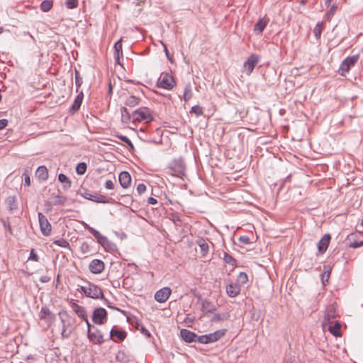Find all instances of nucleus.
<instances>
[{
	"label": "nucleus",
	"instance_id": "nucleus-1",
	"mask_svg": "<svg viewBox=\"0 0 363 363\" xmlns=\"http://www.w3.org/2000/svg\"><path fill=\"white\" fill-rule=\"evenodd\" d=\"M186 164L181 157L173 160L167 167V174L178 177L185 175Z\"/></svg>",
	"mask_w": 363,
	"mask_h": 363
},
{
	"label": "nucleus",
	"instance_id": "nucleus-2",
	"mask_svg": "<svg viewBox=\"0 0 363 363\" xmlns=\"http://www.w3.org/2000/svg\"><path fill=\"white\" fill-rule=\"evenodd\" d=\"M134 122L150 123L154 120L152 111L147 107H140L132 113Z\"/></svg>",
	"mask_w": 363,
	"mask_h": 363
},
{
	"label": "nucleus",
	"instance_id": "nucleus-3",
	"mask_svg": "<svg viewBox=\"0 0 363 363\" xmlns=\"http://www.w3.org/2000/svg\"><path fill=\"white\" fill-rule=\"evenodd\" d=\"M81 291L85 294L86 296L91 298H104V293L101 289L91 282H88L86 286H81Z\"/></svg>",
	"mask_w": 363,
	"mask_h": 363
},
{
	"label": "nucleus",
	"instance_id": "nucleus-4",
	"mask_svg": "<svg viewBox=\"0 0 363 363\" xmlns=\"http://www.w3.org/2000/svg\"><path fill=\"white\" fill-rule=\"evenodd\" d=\"M79 194L86 199L102 203H113L112 199H107L106 196L99 194L97 193L91 194L89 190L82 189L79 191Z\"/></svg>",
	"mask_w": 363,
	"mask_h": 363
},
{
	"label": "nucleus",
	"instance_id": "nucleus-5",
	"mask_svg": "<svg viewBox=\"0 0 363 363\" xmlns=\"http://www.w3.org/2000/svg\"><path fill=\"white\" fill-rule=\"evenodd\" d=\"M176 86V82L172 74L162 72L159 77L157 86L167 90H172Z\"/></svg>",
	"mask_w": 363,
	"mask_h": 363
},
{
	"label": "nucleus",
	"instance_id": "nucleus-6",
	"mask_svg": "<svg viewBox=\"0 0 363 363\" xmlns=\"http://www.w3.org/2000/svg\"><path fill=\"white\" fill-rule=\"evenodd\" d=\"M226 333L225 329L218 330L213 333L206 335H199L197 339V342L201 344H208L215 342L219 340L222 337L225 335Z\"/></svg>",
	"mask_w": 363,
	"mask_h": 363
},
{
	"label": "nucleus",
	"instance_id": "nucleus-7",
	"mask_svg": "<svg viewBox=\"0 0 363 363\" xmlns=\"http://www.w3.org/2000/svg\"><path fill=\"white\" fill-rule=\"evenodd\" d=\"M358 58L359 57L357 55L345 58L340 65L338 69L339 74L343 77L346 76V73H347L350 68L354 66V65L357 63Z\"/></svg>",
	"mask_w": 363,
	"mask_h": 363
},
{
	"label": "nucleus",
	"instance_id": "nucleus-8",
	"mask_svg": "<svg viewBox=\"0 0 363 363\" xmlns=\"http://www.w3.org/2000/svg\"><path fill=\"white\" fill-rule=\"evenodd\" d=\"M93 330H87V336L89 340L95 345H101L104 342L102 333L96 328L92 327Z\"/></svg>",
	"mask_w": 363,
	"mask_h": 363
},
{
	"label": "nucleus",
	"instance_id": "nucleus-9",
	"mask_svg": "<svg viewBox=\"0 0 363 363\" xmlns=\"http://www.w3.org/2000/svg\"><path fill=\"white\" fill-rule=\"evenodd\" d=\"M40 320H44L48 327H50L55 320V315L52 313L50 310L46 307L43 306L39 313Z\"/></svg>",
	"mask_w": 363,
	"mask_h": 363
},
{
	"label": "nucleus",
	"instance_id": "nucleus-10",
	"mask_svg": "<svg viewBox=\"0 0 363 363\" xmlns=\"http://www.w3.org/2000/svg\"><path fill=\"white\" fill-rule=\"evenodd\" d=\"M92 320L95 324L102 325L107 320V311L104 308H97L93 312Z\"/></svg>",
	"mask_w": 363,
	"mask_h": 363
},
{
	"label": "nucleus",
	"instance_id": "nucleus-11",
	"mask_svg": "<svg viewBox=\"0 0 363 363\" xmlns=\"http://www.w3.org/2000/svg\"><path fill=\"white\" fill-rule=\"evenodd\" d=\"M38 216L39 220L40 228L42 233L44 235H50L51 232V225L48 222L46 216L42 213H38Z\"/></svg>",
	"mask_w": 363,
	"mask_h": 363
},
{
	"label": "nucleus",
	"instance_id": "nucleus-12",
	"mask_svg": "<svg viewBox=\"0 0 363 363\" xmlns=\"http://www.w3.org/2000/svg\"><path fill=\"white\" fill-rule=\"evenodd\" d=\"M259 57L256 54H251L247 60L244 62V67L247 70V74L250 75L254 70L255 67L258 63Z\"/></svg>",
	"mask_w": 363,
	"mask_h": 363
},
{
	"label": "nucleus",
	"instance_id": "nucleus-13",
	"mask_svg": "<svg viewBox=\"0 0 363 363\" xmlns=\"http://www.w3.org/2000/svg\"><path fill=\"white\" fill-rule=\"evenodd\" d=\"M105 268L104 262L99 259H93L89 265L90 272L93 274H101Z\"/></svg>",
	"mask_w": 363,
	"mask_h": 363
},
{
	"label": "nucleus",
	"instance_id": "nucleus-14",
	"mask_svg": "<svg viewBox=\"0 0 363 363\" xmlns=\"http://www.w3.org/2000/svg\"><path fill=\"white\" fill-rule=\"evenodd\" d=\"M171 293L170 288L164 287L155 294V299L159 303H164L169 298Z\"/></svg>",
	"mask_w": 363,
	"mask_h": 363
},
{
	"label": "nucleus",
	"instance_id": "nucleus-15",
	"mask_svg": "<svg viewBox=\"0 0 363 363\" xmlns=\"http://www.w3.org/2000/svg\"><path fill=\"white\" fill-rule=\"evenodd\" d=\"M89 232L94 236V238L97 240L99 243H100L104 247H108L111 245L110 241L108 238L104 235H102L98 230L94 229V228H89Z\"/></svg>",
	"mask_w": 363,
	"mask_h": 363
},
{
	"label": "nucleus",
	"instance_id": "nucleus-16",
	"mask_svg": "<svg viewBox=\"0 0 363 363\" xmlns=\"http://www.w3.org/2000/svg\"><path fill=\"white\" fill-rule=\"evenodd\" d=\"M180 335L182 340L189 343L197 342L199 337L195 333L187 329H182L180 330Z\"/></svg>",
	"mask_w": 363,
	"mask_h": 363
},
{
	"label": "nucleus",
	"instance_id": "nucleus-17",
	"mask_svg": "<svg viewBox=\"0 0 363 363\" xmlns=\"http://www.w3.org/2000/svg\"><path fill=\"white\" fill-rule=\"evenodd\" d=\"M58 315H59V318H60V320L62 324L61 335H62V338H66V339L69 338L71 335L72 330H67V325L66 323V320L65 319V317H67L68 315L66 312H61V311L58 313Z\"/></svg>",
	"mask_w": 363,
	"mask_h": 363
},
{
	"label": "nucleus",
	"instance_id": "nucleus-18",
	"mask_svg": "<svg viewBox=\"0 0 363 363\" xmlns=\"http://www.w3.org/2000/svg\"><path fill=\"white\" fill-rule=\"evenodd\" d=\"M209 243L213 245L208 239L199 238L196 240V244L199 246L201 254L202 257H206L209 252Z\"/></svg>",
	"mask_w": 363,
	"mask_h": 363
},
{
	"label": "nucleus",
	"instance_id": "nucleus-19",
	"mask_svg": "<svg viewBox=\"0 0 363 363\" xmlns=\"http://www.w3.org/2000/svg\"><path fill=\"white\" fill-rule=\"evenodd\" d=\"M118 180L121 186L123 189H127L130 186L131 183L130 174L126 171L121 172L119 174Z\"/></svg>",
	"mask_w": 363,
	"mask_h": 363
},
{
	"label": "nucleus",
	"instance_id": "nucleus-20",
	"mask_svg": "<svg viewBox=\"0 0 363 363\" xmlns=\"http://www.w3.org/2000/svg\"><path fill=\"white\" fill-rule=\"evenodd\" d=\"M331 237L330 234H325L323 236V238L319 240L318 243V249L320 253H324L329 245Z\"/></svg>",
	"mask_w": 363,
	"mask_h": 363
},
{
	"label": "nucleus",
	"instance_id": "nucleus-21",
	"mask_svg": "<svg viewBox=\"0 0 363 363\" xmlns=\"http://www.w3.org/2000/svg\"><path fill=\"white\" fill-rule=\"evenodd\" d=\"M269 21V18L266 17L259 18L254 26V31L257 34H261L267 26Z\"/></svg>",
	"mask_w": 363,
	"mask_h": 363
},
{
	"label": "nucleus",
	"instance_id": "nucleus-22",
	"mask_svg": "<svg viewBox=\"0 0 363 363\" xmlns=\"http://www.w3.org/2000/svg\"><path fill=\"white\" fill-rule=\"evenodd\" d=\"M83 99H84V94L82 91H81L77 96V97L75 98L72 106L70 107V110L69 111L74 114V113H76L77 111H79L81 105H82V101H83Z\"/></svg>",
	"mask_w": 363,
	"mask_h": 363
},
{
	"label": "nucleus",
	"instance_id": "nucleus-23",
	"mask_svg": "<svg viewBox=\"0 0 363 363\" xmlns=\"http://www.w3.org/2000/svg\"><path fill=\"white\" fill-rule=\"evenodd\" d=\"M127 336V333L124 330H119L116 328V326L111 328L110 331V337L113 339V337H116L120 340L123 341L125 340V338Z\"/></svg>",
	"mask_w": 363,
	"mask_h": 363
},
{
	"label": "nucleus",
	"instance_id": "nucleus-24",
	"mask_svg": "<svg viewBox=\"0 0 363 363\" xmlns=\"http://www.w3.org/2000/svg\"><path fill=\"white\" fill-rule=\"evenodd\" d=\"M240 291V286L236 284H230L226 286V293L230 297L237 296Z\"/></svg>",
	"mask_w": 363,
	"mask_h": 363
},
{
	"label": "nucleus",
	"instance_id": "nucleus-25",
	"mask_svg": "<svg viewBox=\"0 0 363 363\" xmlns=\"http://www.w3.org/2000/svg\"><path fill=\"white\" fill-rule=\"evenodd\" d=\"M230 315L228 313H215L213 312L210 320L211 322L217 323L228 320Z\"/></svg>",
	"mask_w": 363,
	"mask_h": 363
},
{
	"label": "nucleus",
	"instance_id": "nucleus-26",
	"mask_svg": "<svg viewBox=\"0 0 363 363\" xmlns=\"http://www.w3.org/2000/svg\"><path fill=\"white\" fill-rule=\"evenodd\" d=\"M35 176L42 181H45L48 178V171L45 166H40L35 172Z\"/></svg>",
	"mask_w": 363,
	"mask_h": 363
},
{
	"label": "nucleus",
	"instance_id": "nucleus-27",
	"mask_svg": "<svg viewBox=\"0 0 363 363\" xmlns=\"http://www.w3.org/2000/svg\"><path fill=\"white\" fill-rule=\"evenodd\" d=\"M0 221L5 230V235L7 236V233H9L10 235H13V229L11 225V223L9 220V218H0Z\"/></svg>",
	"mask_w": 363,
	"mask_h": 363
},
{
	"label": "nucleus",
	"instance_id": "nucleus-28",
	"mask_svg": "<svg viewBox=\"0 0 363 363\" xmlns=\"http://www.w3.org/2000/svg\"><path fill=\"white\" fill-rule=\"evenodd\" d=\"M72 308L76 314L82 319L84 320L87 318L86 310L83 306H81L77 303H74Z\"/></svg>",
	"mask_w": 363,
	"mask_h": 363
},
{
	"label": "nucleus",
	"instance_id": "nucleus-29",
	"mask_svg": "<svg viewBox=\"0 0 363 363\" xmlns=\"http://www.w3.org/2000/svg\"><path fill=\"white\" fill-rule=\"evenodd\" d=\"M201 310L203 312L207 313H213L216 311L215 306L209 301L203 300L201 303Z\"/></svg>",
	"mask_w": 363,
	"mask_h": 363
},
{
	"label": "nucleus",
	"instance_id": "nucleus-30",
	"mask_svg": "<svg viewBox=\"0 0 363 363\" xmlns=\"http://www.w3.org/2000/svg\"><path fill=\"white\" fill-rule=\"evenodd\" d=\"M331 274V268L329 265H325L323 267V272L321 274V280L323 285H325L328 282L330 276Z\"/></svg>",
	"mask_w": 363,
	"mask_h": 363
},
{
	"label": "nucleus",
	"instance_id": "nucleus-31",
	"mask_svg": "<svg viewBox=\"0 0 363 363\" xmlns=\"http://www.w3.org/2000/svg\"><path fill=\"white\" fill-rule=\"evenodd\" d=\"M140 98L135 96H129L126 98L125 101V104L127 106L130 107H134L139 104L140 103Z\"/></svg>",
	"mask_w": 363,
	"mask_h": 363
},
{
	"label": "nucleus",
	"instance_id": "nucleus-32",
	"mask_svg": "<svg viewBox=\"0 0 363 363\" xmlns=\"http://www.w3.org/2000/svg\"><path fill=\"white\" fill-rule=\"evenodd\" d=\"M336 312L335 311V309L332 307L330 308H328L325 312V315H324V319H325V321H328V323H330V321L335 318H336Z\"/></svg>",
	"mask_w": 363,
	"mask_h": 363
},
{
	"label": "nucleus",
	"instance_id": "nucleus-33",
	"mask_svg": "<svg viewBox=\"0 0 363 363\" xmlns=\"http://www.w3.org/2000/svg\"><path fill=\"white\" fill-rule=\"evenodd\" d=\"M58 180L62 184H63L64 189H67L70 188L72 182L70 181V179L65 174L60 173L58 175Z\"/></svg>",
	"mask_w": 363,
	"mask_h": 363
},
{
	"label": "nucleus",
	"instance_id": "nucleus-34",
	"mask_svg": "<svg viewBox=\"0 0 363 363\" xmlns=\"http://www.w3.org/2000/svg\"><path fill=\"white\" fill-rule=\"evenodd\" d=\"M192 96H193V94H192L191 85L190 83H188L187 84H186L185 88H184L183 99L186 102H187L191 99Z\"/></svg>",
	"mask_w": 363,
	"mask_h": 363
},
{
	"label": "nucleus",
	"instance_id": "nucleus-35",
	"mask_svg": "<svg viewBox=\"0 0 363 363\" xmlns=\"http://www.w3.org/2000/svg\"><path fill=\"white\" fill-rule=\"evenodd\" d=\"M116 359L121 363H127L129 362V357L123 350H119L116 355Z\"/></svg>",
	"mask_w": 363,
	"mask_h": 363
},
{
	"label": "nucleus",
	"instance_id": "nucleus-36",
	"mask_svg": "<svg viewBox=\"0 0 363 363\" xmlns=\"http://www.w3.org/2000/svg\"><path fill=\"white\" fill-rule=\"evenodd\" d=\"M6 203L8 206L9 211L12 213L13 210L17 208V205L16 203V199L14 196H9L6 199Z\"/></svg>",
	"mask_w": 363,
	"mask_h": 363
},
{
	"label": "nucleus",
	"instance_id": "nucleus-37",
	"mask_svg": "<svg viewBox=\"0 0 363 363\" xmlns=\"http://www.w3.org/2000/svg\"><path fill=\"white\" fill-rule=\"evenodd\" d=\"M121 113L122 121L125 123H128L132 118V114H130L125 107L121 108Z\"/></svg>",
	"mask_w": 363,
	"mask_h": 363
},
{
	"label": "nucleus",
	"instance_id": "nucleus-38",
	"mask_svg": "<svg viewBox=\"0 0 363 363\" xmlns=\"http://www.w3.org/2000/svg\"><path fill=\"white\" fill-rule=\"evenodd\" d=\"M53 4L52 1L50 0H44L40 4V9L43 12H48L52 8Z\"/></svg>",
	"mask_w": 363,
	"mask_h": 363
},
{
	"label": "nucleus",
	"instance_id": "nucleus-39",
	"mask_svg": "<svg viewBox=\"0 0 363 363\" xmlns=\"http://www.w3.org/2000/svg\"><path fill=\"white\" fill-rule=\"evenodd\" d=\"M323 22H319L315 25V26L313 29V33H314V36L315 37L316 39H319L320 38L322 31H323Z\"/></svg>",
	"mask_w": 363,
	"mask_h": 363
},
{
	"label": "nucleus",
	"instance_id": "nucleus-40",
	"mask_svg": "<svg viewBox=\"0 0 363 363\" xmlns=\"http://www.w3.org/2000/svg\"><path fill=\"white\" fill-rule=\"evenodd\" d=\"M53 204L54 205H63L66 201L67 197L61 195H53Z\"/></svg>",
	"mask_w": 363,
	"mask_h": 363
},
{
	"label": "nucleus",
	"instance_id": "nucleus-41",
	"mask_svg": "<svg viewBox=\"0 0 363 363\" xmlns=\"http://www.w3.org/2000/svg\"><path fill=\"white\" fill-rule=\"evenodd\" d=\"M53 244H55V245H56L57 246H60L61 247L70 249L69 243L68 242V241H67L64 238H60V239L54 240L53 241Z\"/></svg>",
	"mask_w": 363,
	"mask_h": 363
},
{
	"label": "nucleus",
	"instance_id": "nucleus-42",
	"mask_svg": "<svg viewBox=\"0 0 363 363\" xmlns=\"http://www.w3.org/2000/svg\"><path fill=\"white\" fill-rule=\"evenodd\" d=\"M223 260L226 264H228L231 266L236 265L235 259L234 257H233L231 255H230L229 254H228L227 252H224Z\"/></svg>",
	"mask_w": 363,
	"mask_h": 363
},
{
	"label": "nucleus",
	"instance_id": "nucleus-43",
	"mask_svg": "<svg viewBox=\"0 0 363 363\" xmlns=\"http://www.w3.org/2000/svg\"><path fill=\"white\" fill-rule=\"evenodd\" d=\"M340 323L339 322H336L333 326L329 328V330L333 335L339 336L340 335Z\"/></svg>",
	"mask_w": 363,
	"mask_h": 363
},
{
	"label": "nucleus",
	"instance_id": "nucleus-44",
	"mask_svg": "<svg viewBox=\"0 0 363 363\" xmlns=\"http://www.w3.org/2000/svg\"><path fill=\"white\" fill-rule=\"evenodd\" d=\"M114 54L123 56L122 39H119L114 45Z\"/></svg>",
	"mask_w": 363,
	"mask_h": 363
},
{
	"label": "nucleus",
	"instance_id": "nucleus-45",
	"mask_svg": "<svg viewBox=\"0 0 363 363\" xmlns=\"http://www.w3.org/2000/svg\"><path fill=\"white\" fill-rule=\"evenodd\" d=\"M74 79H75V84L77 86V91H78V88L81 86L82 84V78L80 76L79 72L75 69L74 72Z\"/></svg>",
	"mask_w": 363,
	"mask_h": 363
},
{
	"label": "nucleus",
	"instance_id": "nucleus-46",
	"mask_svg": "<svg viewBox=\"0 0 363 363\" xmlns=\"http://www.w3.org/2000/svg\"><path fill=\"white\" fill-rule=\"evenodd\" d=\"M86 170V164L84 162H81L77 164L76 167V172L79 175H82L85 173Z\"/></svg>",
	"mask_w": 363,
	"mask_h": 363
},
{
	"label": "nucleus",
	"instance_id": "nucleus-47",
	"mask_svg": "<svg viewBox=\"0 0 363 363\" xmlns=\"http://www.w3.org/2000/svg\"><path fill=\"white\" fill-rule=\"evenodd\" d=\"M237 281L240 284H245L248 281V276L245 272H240L238 277Z\"/></svg>",
	"mask_w": 363,
	"mask_h": 363
},
{
	"label": "nucleus",
	"instance_id": "nucleus-48",
	"mask_svg": "<svg viewBox=\"0 0 363 363\" xmlns=\"http://www.w3.org/2000/svg\"><path fill=\"white\" fill-rule=\"evenodd\" d=\"M191 113H194L196 116H199L203 115V108L199 105H196L191 107Z\"/></svg>",
	"mask_w": 363,
	"mask_h": 363
},
{
	"label": "nucleus",
	"instance_id": "nucleus-49",
	"mask_svg": "<svg viewBox=\"0 0 363 363\" xmlns=\"http://www.w3.org/2000/svg\"><path fill=\"white\" fill-rule=\"evenodd\" d=\"M80 251L83 255H86L91 251V247L86 242H83L80 246Z\"/></svg>",
	"mask_w": 363,
	"mask_h": 363
},
{
	"label": "nucleus",
	"instance_id": "nucleus-50",
	"mask_svg": "<svg viewBox=\"0 0 363 363\" xmlns=\"http://www.w3.org/2000/svg\"><path fill=\"white\" fill-rule=\"evenodd\" d=\"M65 5L67 9H75L78 6V0H67L65 2Z\"/></svg>",
	"mask_w": 363,
	"mask_h": 363
},
{
	"label": "nucleus",
	"instance_id": "nucleus-51",
	"mask_svg": "<svg viewBox=\"0 0 363 363\" xmlns=\"http://www.w3.org/2000/svg\"><path fill=\"white\" fill-rule=\"evenodd\" d=\"M169 219L176 225H179L182 222L180 217L177 214H175V213H172L169 216Z\"/></svg>",
	"mask_w": 363,
	"mask_h": 363
},
{
	"label": "nucleus",
	"instance_id": "nucleus-52",
	"mask_svg": "<svg viewBox=\"0 0 363 363\" xmlns=\"http://www.w3.org/2000/svg\"><path fill=\"white\" fill-rule=\"evenodd\" d=\"M137 329L140 330L141 333L143 334L145 336L147 337H150V333L143 325H138Z\"/></svg>",
	"mask_w": 363,
	"mask_h": 363
},
{
	"label": "nucleus",
	"instance_id": "nucleus-53",
	"mask_svg": "<svg viewBox=\"0 0 363 363\" xmlns=\"http://www.w3.org/2000/svg\"><path fill=\"white\" fill-rule=\"evenodd\" d=\"M28 259L34 261V262H38L39 261V257H38V255L35 253L34 250H32L30 251Z\"/></svg>",
	"mask_w": 363,
	"mask_h": 363
},
{
	"label": "nucleus",
	"instance_id": "nucleus-54",
	"mask_svg": "<svg viewBox=\"0 0 363 363\" xmlns=\"http://www.w3.org/2000/svg\"><path fill=\"white\" fill-rule=\"evenodd\" d=\"M238 240L241 243L244 245H248L250 243V238L247 235H241Z\"/></svg>",
	"mask_w": 363,
	"mask_h": 363
},
{
	"label": "nucleus",
	"instance_id": "nucleus-55",
	"mask_svg": "<svg viewBox=\"0 0 363 363\" xmlns=\"http://www.w3.org/2000/svg\"><path fill=\"white\" fill-rule=\"evenodd\" d=\"M146 191V186L144 184H139L137 186V191L139 195H141Z\"/></svg>",
	"mask_w": 363,
	"mask_h": 363
},
{
	"label": "nucleus",
	"instance_id": "nucleus-56",
	"mask_svg": "<svg viewBox=\"0 0 363 363\" xmlns=\"http://www.w3.org/2000/svg\"><path fill=\"white\" fill-rule=\"evenodd\" d=\"M160 43H161V44L162 45V46L164 48V51L165 52V55H166L167 57L168 58V60L169 61H172V57L169 55V50L167 49V47L166 44L164 43H163L162 41H161Z\"/></svg>",
	"mask_w": 363,
	"mask_h": 363
},
{
	"label": "nucleus",
	"instance_id": "nucleus-57",
	"mask_svg": "<svg viewBox=\"0 0 363 363\" xmlns=\"http://www.w3.org/2000/svg\"><path fill=\"white\" fill-rule=\"evenodd\" d=\"M105 187L107 189H113L114 188V184L111 180H107L105 182Z\"/></svg>",
	"mask_w": 363,
	"mask_h": 363
},
{
	"label": "nucleus",
	"instance_id": "nucleus-58",
	"mask_svg": "<svg viewBox=\"0 0 363 363\" xmlns=\"http://www.w3.org/2000/svg\"><path fill=\"white\" fill-rule=\"evenodd\" d=\"M336 10H337V6H336V5H335V4H333V5L330 7V9H329V11H328V15L329 16H333L335 14V11H336Z\"/></svg>",
	"mask_w": 363,
	"mask_h": 363
},
{
	"label": "nucleus",
	"instance_id": "nucleus-59",
	"mask_svg": "<svg viewBox=\"0 0 363 363\" xmlns=\"http://www.w3.org/2000/svg\"><path fill=\"white\" fill-rule=\"evenodd\" d=\"M8 125V121L6 119L0 120V130H2Z\"/></svg>",
	"mask_w": 363,
	"mask_h": 363
},
{
	"label": "nucleus",
	"instance_id": "nucleus-60",
	"mask_svg": "<svg viewBox=\"0 0 363 363\" xmlns=\"http://www.w3.org/2000/svg\"><path fill=\"white\" fill-rule=\"evenodd\" d=\"M24 175H25V179H24L25 184L27 186H30V176L26 173H24Z\"/></svg>",
	"mask_w": 363,
	"mask_h": 363
},
{
	"label": "nucleus",
	"instance_id": "nucleus-61",
	"mask_svg": "<svg viewBox=\"0 0 363 363\" xmlns=\"http://www.w3.org/2000/svg\"><path fill=\"white\" fill-rule=\"evenodd\" d=\"M147 203L149 204L155 205L157 203V200L153 197H149L147 199Z\"/></svg>",
	"mask_w": 363,
	"mask_h": 363
},
{
	"label": "nucleus",
	"instance_id": "nucleus-62",
	"mask_svg": "<svg viewBox=\"0 0 363 363\" xmlns=\"http://www.w3.org/2000/svg\"><path fill=\"white\" fill-rule=\"evenodd\" d=\"M116 137L124 143H126L128 140V137L122 135H117Z\"/></svg>",
	"mask_w": 363,
	"mask_h": 363
},
{
	"label": "nucleus",
	"instance_id": "nucleus-63",
	"mask_svg": "<svg viewBox=\"0 0 363 363\" xmlns=\"http://www.w3.org/2000/svg\"><path fill=\"white\" fill-rule=\"evenodd\" d=\"M350 247L355 249V248L359 247L360 245H359V242H354L350 243Z\"/></svg>",
	"mask_w": 363,
	"mask_h": 363
},
{
	"label": "nucleus",
	"instance_id": "nucleus-64",
	"mask_svg": "<svg viewBox=\"0 0 363 363\" xmlns=\"http://www.w3.org/2000/svg\"><path fill=\"white\" fill-rule=\"evenodd\" d=\"M121 57H123V56L114 54V58H115L116 63H117L118 65L121 64V62H120V58Z\"/></svg>",
	"mask_w": 363,
	"mask_h": 363
}]
</instances>
